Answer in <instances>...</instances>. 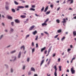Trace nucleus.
I'll return each mask as SVG.
<instances>
[{"mask_svg": "<svg viewBox=\"0 0 76 76\" xmlns=\"http://www.w3.org/2000/svg\"><path fill=\"white\" fill-rule=\"evenodd\" d=\"M71 50V49H68L67 50L68 52H69Z\"/></svg>", "mask_w": 76, "mask_h": 76, "instance_id": "46", "label": "nucleus"}, {"mask_svg": "<svg viewBox=\"0 0 76 76\" xmlns=\"http://www.w3.org/2000/svg\"><path fill=\"white\" fill-rule=\"evenodd\" d=\"M15 52H16V50H15L11 52L10 53H11V54H13V53H15Z\"/></svg>", "mask_w": 76, "mask_h": 76, "instance_id": "26", "label": "nucleus"}, {"mask_svg": "<svg viewBox=\"0 0 76 76\" xmlns=\"http://www.w3.org/2000/svg\"><path fill=\"white\" fill-rule=\"evenodd\" d=\"M34 28H35V26H33L29 28V30H30V31H31V30H32V29H34Z\"/></svg>", "mask_w": 76, "mask_h": 76, "instance_id": "5", "label": "nucleus"}, {"mask_svg": "<svg viewBox=\"0 0 76 76\" xmlns=\"http://www.w3.org/2000/svg\"><path fill=\"white\" fill-rule=\"evenodd\" d=\"M10 31L11 32H13V29L12 28H11Z\"/></svg>", "mask_w": 76, "mask_h": 76, "instance_id": "43", "label": "nucleus"}, {"mask_svg": "<svg viewBox=\"0 0 76 76\" xmlns=\"http://www.w3.org/2000/svg\"><path fill=\"white\" fill-rule=\"evenodd\" d=\"M71 71L72 73V74H74L75 73V70H73V68H71Z\"/></svg>", "mask_w": 76, "mask_h": 76, "instance_id": "1", "label": "nucleus"}, {"mask_svg": "<svg viewBox=\"0 0 76 76\" xmlns=\"http://www.w3.org/2000/svg\"><path fill=\"white\" fill-rule=\"evenodd\" d=\"M60 60H61L60 58H58V62H60Z\"/></svg>", "mask_w": 76, "mask_h": 76, "instance_id": "42", "label": "nucleus"}, {"mask_svg": "<svg viewBox=\"0 0 76 76\" xmlns=\"http://www.w3.org/2000/svg\"><path fill=\"white\" fill-rule=\"evenodd\" d=\"M36 38L35 39V40H37V39H38V36H36Z\"/></svg>", "mask_w": 76, "mask_h": 76, "instance_id": "31", "label": "nucleus"}, {"mask_svg": "<svg viewBox=\"0 0 76 76\" xmlns=\"http://www.w3.org/2000/svg\"><path fill=\"white\" fill-rule=\"evenodd\" d=\"M5 4H6V5H7V4H9V3L7 2H6L5 3Z\"/></svg>", "mask_w": 76, "mask_h": 76, "instance_id": "51", "label": "nucleus"}, {"mask_svg": "<svg viewBox=\"0 0 76 76\" xmlns=\"http://www.w3.org/2000/svg\"><path fill=\"white\" fill-rule=\"evenodd\" d=\"M44 33L47 34V35H48V33L47 32L45 31Z\"/></svg>", "mask_w": 76, "mask_h": 76, "instance_id": "50", "label": "nucleus"}, {"mask_svg": "<svg viewBox=\"0 0 76 76\" xmlns=\"http://www.w3.org/2000/svg\"><path fill=\"white\" fill-rule=\"evenodd\" d=\"M62 23H66V19H63V21H62Z\"/></svg>", "mask_w": 76, "mask_h": 76, "instance_id": "15", "label": "nucleus"}, {"mask_svg": "<svg viewBox=\"0 0 76 76\" xmlns=\"http://www.w3.org/2000/svg\"><path fill=\"white\" fill-rule=\"evenodd\" d=\"M59 71H61V66H60L59 67Z\"/></svg>", "mask_w": 76, "mask_h": 76, "instance_id": "21", "label": "nucleus"}, {"mask_svg": "<svg viewBox=\"0 0 76 76\" xmlns=\"http://www.w3.org/2000/svg\"><path fill=\"white\" fill-rule=\"evenodd\" d=\"M50 11H49V12H46V15H48V14H50Z\"/></svg>", "mask_w": 76, "mask_h": 76, "instance_id": "23", "label": "nucleus"}, {"mask_svg": "<svg viewBox=\"0 0 76 76\" xmlns=\"http://www.w3.org/2000/svg\"><path fill=\"white\" fill-rule=\"evenodd\" d=\"M46 49V47H44V48H42L41 49V51L42 53L43 52V51H44Z\"/></svg>", "mask_w": 76, "mask_h": 76, "instance_id": "4", "label": "nucleus"}, {"mask_svg": "<svg viewBox=\"0 0 76 76\" xmlns=\"http://www.w3.org/2000/svg\"><path fill=\"white\" fill-rule=\"evenodd\" d=\"M25 66H23V70H24V69H25Z\"/></svg>", "mask_w": 76, "mask_h": 76, "instance_id": "52", "label": "nucleus"}, {"mask_svg": "<svg viewBox=\"0 0 76 76\" xmlns=\"http://www.w3.org/2000/svg\"><path fill=\"white\" fill-rule=\"evenodd\" d=\"M15 22L17 23H20V21L18 19H15Z\"/></svg>", "mask_w": 76, "mask_h": 76, "instance_id": "3", "label": "nucleus"}, {"mask_svg": "<svg viewBox=\"0 0 76 76\" xmlns=\"http://www.w3.org/2000/svg\"><path fill=\"white\" fill-rule=\"evenodd\" d=\"M65 38H66V37L64 36L63 37V38H62L61 39V40L62 41H63V40H64V39H65Z\"/></svg>", "mask_w": 76, "mask_h": 76, "instance_id": "32", "label": "nucleus"}, {"mask_svg": "<svg viewBox=\"0 0 76 76\" xmlns=\"http://www.w3.org/2000/svg\"><path fill=\"white\" fill-rule=\"evenodd\" d=\"M48 9V6H47L45 8V10H44V12H46L47 11V10Z\"/></svg>", "mask_w": 76, "mask_h": 76, "instance_id": "9", "label": "nucleus"}, {"mask_svg": "<svg viewBox=\"0 0 76 76\" xmlns=\"http://www.w3.org/2000/svg\"><path fill=\"white\" fill-rule=\"evenodd\" d=\"M31 71H33V72H35V69H34V68L33 67H31Z\"/></svg>", "mask_w": 76, "mask_h": 76, "instance_id": "17", "label": "nucleus"}, {"mask_svg": "<svg viewBox=\"0 0 76 76\" xmlns=\"http://www.w3.org/2000/svg\"><path fill=\"white\" fill-rule=\"evenodd\" d=\"M58 34L56 35L55 37H54V38H57V37H58Z\"/></svg>", "mask_w": 76, "mask_h": 76, "instance_id": "39", "label": "nucleus"}, {"mask_svg": "<svg viewBox=\"0 0 76 76\" xmlns=\"http://www.w3.org/2000/svg\"><path fill=\"white\" fill-rule=\"evenodd\" d=\"M54 69H57V67H56V66H54Z\"/></svg>", "mask_w": 76, "mask_h": 76, "instance_id": "56", "label": "nucleus"}, {"mask_svg": "<svg viewBox=\"0 0 76 76\" xmlns=\"http://www.w3.org/2000/svg\"><path fill=\"white\" fill-rule=\"evenodd\" d=\"M22 2L24 3H25V1H22Z\"/></svg>", "mask_w": 76, "mask_h": 76, "instance_id": "62", "label": "nucleus"}, {"mask_svg": "<svg viewBox=\"0 0 76 76\" xmlns=\"http://www.w3.org/2000/svg\"><path fill=\"white\" fill-rule=\"evenodd\" d=\"M30 10H32V11H35V9L32 8H31L30 9Z\"/></svg>", "mask_w": 76, "mask_h": 76, "instance_id": "18", "label": "nucleus"}, {"mask_svg": "<svg viewBox=\"0 0 76 76\" xmlns=\"http://www.w3.org/2000/svg\"><path fill=\"white\" fill-rule=\"evenodd\" d=\"M12 12H13L14 13H15V10L14 9H12Z\"/></svg>", "mask_w": 76, "mask_h": 76, "instance_id": "22", "label": "nucleus"}, {"mask_svg": "<svg viewBox=\"0 0 76 76\" xmlns=\"http://www.w3.org/2000/svg\"><path fill=\"white\" fill-rule=\"evenodd\" d=\"M54 74L55 76H57V74L56 72H55Z\"/></svg>", "mask_w": 76, "mask_h": 76, "instance_id": "30", "label": "nucleus"}, {"mask_svg": "<svg viewBox=\"0 0 76 76\" xmlns=\"http://www.w3.org/2000/svg\"><path fill=\"white\" fill-rule=\"evenodd\" d=\"M11 24L12 26H13V24H14V23L13 22H12Z\"/></svg>", "mask_w": 76, "mask_h": 76, "instance_id": "44", "label": "nucleus"}, {"mask_svg": "<svg viewBox=\"0 0 76 76\" xmlns=\"http://www.w3.org/2000/svg\"><path fill=\"white\" fill-rule=\"evenodd\" d=\"M2 25H3V26H4V24L3 23H2Z\"/></svg>", "mask_w": 76, "mask_h": 76, "instance_id": "61", "label": "nucleus"}, {"mask_svg": "<svg viewBox=\"0 0 76 76\" xmlns=\"http://www.w3.org/2000/svg\"><path fill=\"white\" fill-rule=\"evenodd\" d=\"M20 17L22 18H25L26 17V16L24 15H21L20 16Z\"/></svg>", "mask_w": 76, "mask_h": 76, "instance_id": "14", "label": "nucleus"}, {"mask_svg": "<svg viewBox=\"0 0 76 76\" xmlns=\"http://www.w3.org/2000/svg\"><path fill=\"white\" fill-rule=\"evenodd\" d=\"M60 7H59L57 9V11H58L60 10Z\"/></svg>", "mask_w": 76, "mask_h": 76, "instance_id": "45", "label": "nucleus"}, {"mask_svg": "<svg viewBox=\"0 0 76 76\" xmlns=\"http://www.w3.org/2000/svg\"><path fill=\"white\" fill-rule=\"evenodd\" d=\"M34 76H38V75L37 74H35L34 75Z\"/></svg>", "mask_w": 76, "mask_h": 76, "instance_id": "60", "label": "nucleus"}, {"mask_svg": "<svg viewBox=\"0 0 76 76\" xmlns=\"http://www.w3.org/2000/svg\"><path fill=\"white\" fill-rule=\"evenodd\" d=\"M21 52H20L18 56V58H20V56H21Z\"/></svg>", "mask_w": 76, "mask_h": 76, "instance_id": "6", "label": "nucleus"}, {"mask_svg": "<svg viewBox=\"0 0 76 76\" xmlns=\"http://www.w3.org/2000/svg\"><path fill=\"white\" fill-rule=\"evenodd\" d=\"M13 69H11V72H13Z\"/></svg>", "mask_w": 76, "mask_h": 76, "instance_id": "55", "label": "nucleus"}, {"mask_svg": "<svg viewBox=\"0 0 76 76\" xmlns=\"http://www.w3.org/2000/svg\"><path fill=\"white\" fill-rule=\"evenodd\" d=\"M14 3L15 4H16V5H18L19 4V3H18L16 1H14Z\"/></svg>", "mask_w": 76, "mask_h": 76, "instance_id": "24", "label": "nucleus"}, {"mask_svg": "<svg viewBox=\"0 0 76 76\" xmlns=\"http://www.w3.org/2000/svg\"><path fill=\"white\" fill-rule=\"evenodd\" d=\"M51 48H50L48 50V54L46 55V56L47 57L49 55V54H50V52L51 51Z\"/></svg>", "mask_w": 76, "mask_h": 76, "instance_id": "2", "label": "nucleus"}, {"mask_svg": "<svg viewBox=\"0 0 76 76\" xmlns=\"http://www.w3.org/2000/svg\"><path fill=\"white\" fill-rule=\"evenodd\" d=\"M29 37V34H28V35H26V39H27V38H28V37Z\"/></svg>", "mask_w": 76, "mask_h": 76, "instance_id": "28", "label": "nucleus"}, {"mask_svg": "<svg viewBox=\"0 0 76 76\" xmlns=\"http://www.w3.org/2000/svg\"><path fill=\"white\" fill-rule=\"evenodd\" d=\"M57 32L58 33H60V32H61V30L59 29L57 31Z\"/></svg>", "mask_w": 76, "mask_h": 76, "instance_id": "20", "label": "nucleus"}, {"mask_svg": "<svg viewBox=\"0 0 76 76\" xmlns=\"http://www.w3.org/2000/svg\"><path fill=\"white\" fill-rule=\"evenodd\" d=\"M3 35H1L0 37V39H1L2 38H3Z\"/></svg>", "mask_w": 76, "mask_h": 76, "instance_id": "40", "label": "nucleus"}, {"mask_svg": "<svg viewBox=\"0 0 76 76\" xmlns=\"http://www.w3.org/2000/svg\"><path fill=\"white\" fill-rule=\"evenodd\" d=\"M31 72H28V75H31Z\"/></svg>", "mask_w": 76, "mask_h": 76, "instance_id": "49", "label": "nucleus"}, {"mask_svg": "<svg viewBox=\"0 0 76 76\" xmlns=\"http://www.w3.org/2000/svg\"><path fill=\"white\" fill-rule=\"evenodd\" d=\"M29 60H30L29 58H27V62H29Z\"/></svg>", "mask_w": 76, "mask_h": 76, "instance_id": "37", "label": "nucleus"}, {"mask_svg": "<svg viewBox=\"0 0 76 76\" xmlns=\"http://www.w3.org/2000/svg\"><path fill=\"white\" fill-rule=\"evenodd\" d=\"M70 3H73V0H68L67 1V2H69V1H70Z\"/></svg>", "mask_w": 76, "mask_h": 76, "instance_id": "10", "label": "nucleus"}, {"mask_svg": "<svg viewBox=\"0 0 76 76\" xmlns=\"http://www.w3.org/2000/svg\"><path fill=\"white\" fill-rule=\"evenodd\" d=\"M44 7H43L41 9V12H43L44 11Z\"/></svg>", "mask_w": 76, "mask_h": 76, "instance_id": "27", "label": "nucleus"}, {"mask_svg": "<svg viewBox=\"0 0 76 76\" xmlns=\"http://www.w3.org/2000/svg\"><path fill=\"white\" fill-rule=\"evenodd\" d=\"M5 8L6 10H9V7L7 5H6L5 6Z\"/></svg>", "mask_w": 76, "mask_h": 76, "instance_id": "13", "label": "nucleus"}, {"mask_svg": "<svg viewBox=\"0 0 76 76\" xmlns=\"http://www.w3.org/2000/svg\"><path fill=\"white\" fill-rule=\"evenodd\" d=\"M41 35H42V36H43L44 35V34L43 33H41Z\"/></svg>", "mask_w": 76, "mask_h": 76, "instance_id": "59", "label": "nucleus"}, {"mask_svg": "<svg viewBox=\"0 0 76 76\" xmlns=\"http://www.w3.org/2000/svg\"><path fill=\"white\" fill-rule=\"evenodd\" d=\"M33 34L35 35L36 34H37V31H35L33 33Z\"/></svg>", "mask_w": 76, "mask_h": 76, "instance_id": "16", "label": "nucleus"}, {"mask_svg": "<svg viewBox=\"0 0 76 76\" xmlns=\"http://www.w3.org/2000/svg\"><path fill=\"white\" fill-rule=\"evenodd\" d=\"M32 53H34V51H35V49L34 48H33L32 49Z\"/></svg>", "mask_w": 76, "mask_h": 76, "instance_id": "36", "label": "nucleus"}, {"mask_svg": "<svg viewBox=\"0 0 76 76\" xmlns=\"http://www.w3.org/2000/svg\"><path fill=\"white\" fill-rule=\"evenodd\" d=\"M25 7L26 8H28V7H29V6L27 5H26Z\"/></svg>", "mask_w": 76, "mask_h": 76, "instance_id": "47", "label": "nucleus"}, {"mask_svg": "<svg viewBox=\"0 0 76 76\" xmlns=\"http://www.w3.org/2000/svg\"><path fill=\"white\" fill-rule=\"evenodd\" d=\"M50 7H53V5L52 4L50 5Z\"/></svg>", "mask_w": 76, "mask_h": 76, "instance_id": "57", "label": "nucleus"}, {"mask_svg": "<svg viewBox=\"0 0 76 76\" xmlns=\"http://www.w3.org/2000/svg\"><path fill=\"white\" fill-rule=\"evenodd\" d=\"M31 7L32 8H35V5H33L31 6Z\"/></svg>", "mask_w": 76, "mask_h": 76, "instance_id": "29", "label": "nucleus"}, {"mask_svg": "<svg viewBox=\"0 0 76 76\" xmlns=\"http://www.w3.org/2000/svg\"><path fill=\"white\" fill-rule=\"evenodd\" d=\"M47 50H45L44 51V53L45 54H47Z\"/></svg>", "mask_w": 76, "mask_h": 76, "instance_id": "33", "label": "nucleus"}, {"mask_svg": "<svg viewBox=\"0 0 76 76\" xmlns=\"http://www.w3.org/2000/svg\"><path fill=\"white\" fill-rule=\"evenodd\" d=\"M55 56H56V54L54 53L53 56V57H55Z\"/></svg>", "mask_w": 76, "mask_h": 76, "instance_id": "48", "label": "nucleus"}, {"mask_svg": "<svg viewBox=\"0 0 76 76\" xmlns=\"http://www.w3.org/2000/svg\"><path fill=\"white\" fill-rule=\"evenodd\" d=\"M18 8V9H23L24 8V7L22 6H19L17 7Z\"/></svg>", "mask_w": 76, "mask_h": 76, "instance_id": "8", "label": "nucleus"}, {"mask_svg": "<svg viewBox=\"0 0 76 76\" xmlns=\"http://www.w3.org/2000/svg\"><path fill=\"white\" fill-rule=\"evenodd\" d=\"M32 46H34V42H32Z\"/></svg>", "mask_w": 76, "mask_h": 76, "instance_id": "53", "label": "nucleus"}, {"mask_svg": "<svg viewBox=\"0 0 76 76\" xmlns=\"http://www.w3.org/2000/svg\"><path fill=\"white\" fill-rule=\"evenodd\" d=\"M69 10H72V9L71 8H69Z\"/></svg>", "mask_w": 76, "mask_h": 76, "instance_id": "63", "label": "nucleus"}, {"mask_svg": "<svg viewBox=\"0 0 76 76\" xmlns=\"http://www.w3.org/2000/svg\"><path fill=\"white\" fill-rule=\"evenodd\" d=\"M56 22H57L58 23H60V20H59L58 19L56 20Z\"/></svg>", "mask_w": 76, "mask_h": 76, "instance_id": "25", "label": "nucleus"}, {"mask_svg": "<svg viewBox=\"0 0 76 76\" xmlns=\"http://www.w3.org/2000/svg\"><path fill=\"white\" fill-rule=\"evenodd\" d=\"M28 21H29V19L27 18L26 19V20L25 21V22H27L26 23H28Z\"/></svg>", "mask_w": 76, "mask_h": 76, "instance_id": "35", "label": "nucleus"}, {"mask_svg": "<svg viewBox=\"0 0 76 76\" xmlns=\"http://www.w3.org/2000/svg\"><path fill=\"white\" fill-rule=\"evenodd\" d=\"M7 18L8 19H12V17L10 16H8Z\"/></svg>", "mask_w": 76, "mask_h": 76, "instance_id": "12", "label": "nucleus"}, {"mask_svg": "<svg viewBox=\"0 0 76 76\" xmlns=\"http://www.w3.org/2000/svg\"><path fill=\"white\" fill-rule=\"evenodd\" d=\"M22 48H23V50H25V47H24V46L23 45L21 47L20 49H22Z\"/></svg>", "mask_w": 76, "mask_h": 76, "instance_id": "19", "label": "nucleus"}, {"mask_svg": "<svg viewBox=\"0 0 76 76\" xmlns=\"http://www.w3.org/2000/svg\"><path fill=\"white\" fill-rule=\"evenodd\" d=\"M48 20H49V19L48 18L45 22V23H47V22L48 21Z\"/></svg>", "mask_w": 76, "mask_h": 76, "instance_id": "34", "label": "nucleus"}, {"mask_svg": "<svg viewBox=\"0 0 76 76\" xmlns=\"http://www.w3.org/2000/svg\"><path fill=\"white\" fill-rule=\"evenodd\" d=\"M50 61H51V60H49L48 61V64H50Z\"/></svg>", "mask_w": 76, "mask_h": 76, "instance_id": "38", "label": "nucleus"}, {"mask_svg": "<svg viewBox=\"0 0 76 76\" xmlns=\"http://www.w3.org/2000/svg\"><path fill=\"white\" fill-rule=\"evenodd\" d=\"M44 60H42L41 61V64H40V66H42V64L44 63Z\"/></svg>", "mask_w": 76, "mask_h": 76, "instance_id": "11", "label": "nucleus"}, {"mask_svg": "<svg viewBox=\"0 0 76 76\" xmlns=\"http://www.w3.org/2000/svg\"><path fill=\"white\" fill-rule=\"evenodd\" d=\"M56 3H60V1H56Z\"/></svg>", "mask_w": 76, "mask_h": 76, "instance_id": "58", "label": "nucleus"}, {"mask_svg": "<svg viewBox=\"0 0 76 76\" xmlns=\"http://www.w3.org/2000/svg\"><path fill=\"white\" fill-rule=\"evenodd\" d=\"M42 26H47V24L45 22L44 23L42 24Z\"/></svg>", "mask_w": 76, "mask_h": 76, "instance_id": "7", "label": "nucleus"}, {"mask_svg": "<svg viewBox=\"0 0 76 76\" xmlns=\"http://www.w3.org/2000/svg\"><path fill=\"white\" fill-rule=\"evenodd\" d=\"M74 19H76V16H75L74 17Z\"/></svg>", "mask_w": 76, "mask_h": 76, "instance_id": "64", "label": "nucleus"}, {"mask_svg": "<svg viewBox=\"0 0 76 76\" xmlns=\"http://www.w3.org/2000/svg\"><path fill=\"white\" fill-rule=\"evenodd\" d=\"M38 44H36V48H38Z\"/></svg>", "mask_w": 76, "mask_h": 76, "instance_id": "41", "label": "nucleus"}, {"mask_svg": "<svg viewBox=\"0 0 76 76\" xmlns=\"http://www.w3.org/2000/svg\"><path fill=\"white\" fill-rule=\"evenodd\" d=\"M47 75L48 76H50V74H49L48 73L47 74Z\"/></svg>", "mask_w": 76, "mask_h": 76, "instance_id": "54", "label": "nucleus"}]
</instances>
